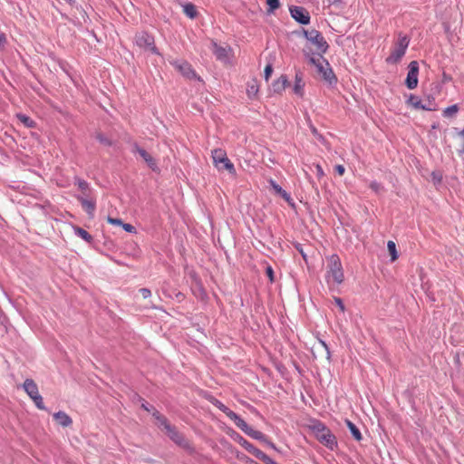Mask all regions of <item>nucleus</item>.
<instances>
[{
	"label": "nucleus",
	"mask_w": 464,
	"mask_h": 464,
	"mask_svg": "<svg viewBox=\"0 0 464 464\" xmlns=\"http://www.w3.org/2000/svg\"><path fill=\"white\" fill-rule=\"evenodd\" d=\"M305 57L309 63L314 64L316 68L317 73L321 76L329 86L334 87L336 85L338 80L334 74L329 62L321 53H309L304 50Z\"/></svg>",
	"instance_id": "nucleus-1"
},
{
	"label": "nucleus",
	"mask_w": 464,
	"mask_h": 464,
	"mask_svg": "<svg viewBox=\"0 0 464 464\" xmlns=\"http://www.w3.org/2000/svg\"><path fill=\"white\" fill-rule=\"evenodd\" d=\"M327 262V281L329 282L332 279L337 285L342 284L344 279V275L340 257L334 254L328 257Z\"/></svg>",
	"instance_id": "nucleus-2"
},
{
	"label": "nucleus",
	"mask_w": 464,
	"mask_h": 464,
	"mask_svg": "<svg viewBox=\"0 0 464 464\" xmlns=\"http://www.w3.org/2000/svg\"><path fill=\"white\" fill-rule=\"evenodd\" d=\"M410 39L406 35L399 34L398 42L395 44L394 49L391 54L386 58V63L389 64L398 63L404 56L406 50L409 46Z\"/></svg>",
	"instance_id": "nucleus-3"
},
{
	"label": "nucleus",
	"mask_w": 464,
	"mask_h": 464,
	"mask_svg": "<svg viewBox=\"0 0 464 464\" xmlns=\"http://www.w3.org/2000/svg\"><path fill=\"white\" fill-rule=\"evenodd\" d=\"M212 160L215 167L218 170H227L230 174L236 173L234 164L227 158L225 150L221 149H215L212 150Z\"/></svg>",
	"instance_id": "nucleus-4"
},
{
	"label": "nucleus",
	"mask_w": 464,
	"mask_h": 464,
	"mask_svg": "<svg viewBox=\"0 0 464 464\" xmlns=\"http://www.w3.org/2000/svg\"><path fill=\"white\" fill-rule=\"evenodd\" d=\"M303 34L305 37L307 41H309L311 44L316 46L318 50V53H325L329 48V44L325 41L324 37L322 35V34L315 30H305L303 29Z\"/></svg>",
	"instance_id": "nucleus-5"
},
{
	"label": "nucleus",
	"mask_w": 464,
	"mask_h": 464,
	"mask_svg": "<svg viewBox=\"0 0 464 464\" xmlns=\"http://www.w3.org/2000/svg\"><path fill=\"white\" fill-rule=\"evenodd\" d=\"M136 44L145 50H150L152 53L158 54V49L155 46V40L153 35L147 32L137 33L135 35Z\"/></svg>",
	"instance_id": "nucleus-6"
},
{
	"label": "nucleus",
	"mask_w": 464,
	"mask_h": 464,
	"mask_svg": "<svg viewBox=\"0 0 464 464\" xmlns=\"http://www.w3.org/2000/svg\"><path fill=\"white\" fill-rule=\"evenodd\" d=\"M407 102L411 105L413 108L423 111H435L436 104L434 102V99L428 98L427 101H421L418 96L414 94H410Z\"/></svg>",
	"instance_id": "nucleus-7"
},
{
	"label": "nucleus",
	"mask_w": 464,
	"mask_h": 464,
	"mask_svg": "<svg viewBox=\"0 0 464 464\" xmlns=\"http://www.w3.org/2000/svg\"><path fill=\"white\" fill-rule=\"evenodd\" d=\"M291 17L301 24H308L310 23V14L303 6L292 5L289 8Z\"/></svg>",
	"instance_id": "nucleus-8"
},
{
	"label": "nucleus",
	"mask_w": 464,
	"mask_h": 464,
	"mask_svg": "<svg viewBox=\"0 0 464 464\" xmlns=\"http://www.w3.org/2000/svg\"><path fill=\"white\" fill-rule=\"evenodd\" d=\"M405 84L408 89L413 90L418 85L419 63L417 61H411L409 63Z\"/></svg>",
	"instance_id": "nucleus-9"
},
{
	"label": "nucleus",
	"mask_w": 464,
	"mask_h": 464,
	"mask_svg": "<svg viewBox=\"0 0 464 464\" xmlns=\"http://www.w3.org/2000/svg\"><path fill=\"white\" fill-rule=\"evenodd\" d=\"M131 152L134 154H139L142 160L147 163L148 167L151 169L153 171H159L160 169L155 159L148 153L144 149L140 148L138 143H133L131 148Z\"/></svg>",
	"instance_id": "nucleus-10"
},
{
	"label": "nucleus",
	"mask_w": 464,
	"mask_h": 464,
	"mask_svg": "<svg viewBox=\"0 0 464 464\" xmlns=\"http://www.w3.org/2000/svg\"><path fill=\"white\" fill-rule=\"evenodd\" d=\"M171 64L177 69L184 77L191 80L197 78V73L192 66L186 61L175 60Z\"/></svg>",
	"instance_id": "nucleus-11"
},
{
	"label": "nucleus",
	"mask_w": 464,
	"mask_h": 464,
	"mask_svg": "<svg viewBox=\"0 0 464 464\" xmlns=\"http://www.w3.org/2000/svg\"><path fill=\"white\" fill-rule=\"evenodd\" d=\"M227 417L235 423L237 427H238L246 435H262L261 432L254 431L253 430H251L246 424V422L233 411H231V412H228Z\"/></svg>",
	"instance_id": "nucleus-12"
},
{
	"label": "nucleus",
	"mask_w": 464,
	"mask_h": 464,
	"mask_svg": "<svg viewBox=\"0 0 464 464\" xmlns=\"http://www.w3.org/2000/svg\"><path fill=\"white\" fill-rule=\"evenodd\" d=\"M305 427L314 435H332L331 430L319 420L312 419L307 421Z\"/></svg>",
	"instance_id": "nucleus-13"
},
{
	"label": "nucleus",
	"mask_w": 464,
	"mask_h": 464,
	"mask_svg": "<svg viewBox=\"0 0 464 464\" xmlns=\"http://www.w3.org/2000/svg\"><path fill=\"white\" fill-rule=\"evenodd\" d=\"M152 417L154 419L155 425L158 426L161 430H165L168 433H174V428L170 425L168 419L158 410L153 411Z\"/></svg>",
	"instance_id": "nucleus-14"
},
{
	"label": "nucleus",
	"mask_w": 464,
	"mask_h": 464,
	"mask_svg": "<svg viewBox=\"0 0 464 464\" xmlns=\"http://www.w3.org/2000/svg\"><path fill=\"white\" fill-rule=\"evenodd\" d=\"M75 198L81 203L82 208L88 216L93 218L96 210V198H87L82 196H75Z\"/></svg>",
	"instance_id": "nucleus-15"
},
{
	"label": "nucleus",
	"mask_w": 464,
	"mask_h": 464,
	"mask_svg": "<svg viewBox=\"0 0 464 464\" xmlns=\"http://www.w3.org/2000/svg\"><path fill=\"white\" fill-rule=\"evenodd\" d=\"M211 45V50L218 60L225 63L228 61V53L231 51L230 47L220 46L216 42H212Z\"/></svg>",
	"instance_id": "nucleus-16"
},
{
	"label": "nucleus",
	"mask_w": 464,
	"mask_h": 464,
	"mask_svg": "<svg viewBox=\"0 0 464 464\" xmlns=\"http://www.w3.org/2000/svg\"><path fill=\"white\" fill-rule=\"evenodd\" d=\"M53 419L56 424L62 427H68L72 423V418L63 411L53 413Z\"/></svg>",
	"instance_id": "nucleus-17"
},
{
	"label": "nucleus",
	"mask_w": 464,
	"mask_h": 464,
	"mask_svg": "<svg viewBox=\"0 0 464 464\" xmlns=\"http://www.w3.org/2000/svg\"><path fill=\"white\" fill-rule=\"evenodd\" d=\"M23 387L24 392L31 399L39 394L38 386L33 379H26L23 384Z\"/></svg>",
	"instance_id": "nucleus-18"
},
{
	"label": "nucleus",
	"mask_w": 464,
	"mask_h": 464,
	"mask_svg": "<svg viewBox=\"0 0 464 464\" xmlns=\"http://www.w3.org/2000/svg\"><path fill=\"white\" fill-rule=\"evenodd\" d=\"M304 82L303 80V73L296 72L295 76L294 92L300 97L304 94Z\"/></svg>",
	"instance_id": "nucleus-19"
},
{
	"label": "nucleus",
	"mask_w": 464,
	"mask_h": 464,
	"mask_svg": "<svg viewBox=\"0 0 464 464\" xmlns=\"http://www.w3.org/2000/svg\"><path fill=\"white\" fill-rule=\"evenodd\" d=\"M287 83V77L281 75L277 80L273 82L271 89L275 93H281L285 89Z\"/></svg>",
	"instance_id": "nucleus-20"
},
{
	"label": "nucleus",
	"mask_w": 464,
	"mask_h": 464,
	"mask_svg": "<svg viewBox=\"0 0 464 464\" xmlns=\"http://www.w3.org/2000/svg\"><path fill=\"white\" fill-rule=\"evenodd\" d=\"M270 187L275 190V192L282 197L286 202L290 203L292 201L291 196L288 192L282 188L274 179L269 180Z\"/></svg>",
	"instance_id": "nucleus-21"
},
{
	"label": "nucleus",
	"mask_w": 464,
	"mask_h": 464,
	"mask_svg": "<svg viewBox=\"0 0 464 464\" xmlns=\"http://www.w3.org/2000/svg\"><path fill=\"white\" fill-rule=\"evenodd\" d=\"M73 232L74 234L81 237L82 239H83L85 242L91 244L93 240V237L92 236L87 232L85 229L80 227H77V226H74L73 227Z\"/></svg>",
	"instance_id": "nucleus-22"
},
{
	"label": "nucleus",
	"mask_w": 464,
	"mask_h": 464,
	"mask_svg": "<svg viewBox=\"0 0 464 464\" xmlns=\"http://www.w3.org/2000/svg\"><path fill=\"white\" fill-rule=\"evenodd\" d=\"M238 439V441L240 444H242L249 452H252L255 456L258 457V458H261L263 456H265V454L256 449L253 445H251L249 442H247L243 437H237Z\"/></svg>",
	"instance_id": "nucleus-23"
},
{
	"label": "nucleus",
	"mask_w": 464,
	"mask_h": 464,
	"mask_svg": "<svg viewBox=\"0 0 464 464\" xmlns=\"http://www.w3.org/2000/svg\"><path fill=\"white\" fill-rule=\"evenodd\" d=\"M238 439V441L240 444H242L249 452H252L255 456L258 457V458H261L263 456H265V454L256 449L253 445H251L249 442H247L243 437H237Z\"/></svg>",
	"instance_id": "nucleus-24"
},
{
	"label": "nucleus",
	"mask_w": 464,
	"mask_h": 464,
	"mask_svg": "<svg viewBox=\"0 0 464 464\" xmlns=\"http://www.w3.org/2000/svg\"><path fill=\"white\" fill-rule=\"evenodd\" d=\"M182 9H183L184 14L191 19L196 18L198 15V11L196 9V6L192 3L183 4Z\"/></svg>",
	"instance_id": "nucleus-25"
},
{
	"label": "nucleus",
	"mask_w": 464,
	"mask_h": 464,
	"mask_svg": "<svg viewBox=\"0 0 464 464\" xmlns=\"http://www.w3.org/2000/svg\"><path fill=\"white\" fill-rule=\"evenodd\" d=\"M342 430H344L345 428H348L351 431L352 435H362L360 430L357 428V426L352 422L351 420L344 419L342 423H340Z\"/></svg>",
	"instance_id": "nucleus-26"
},
{
	"label": "nucleus",
	"mask_w": 464,
	"mask_h": 464,
	"mask_svg": "<svg viewBox=\"0 0 464 464\" xmlns=\"http://www.w3.org/2000/svg\"><path fill=\"white\" fill-rule=\"evenodd\" d=\"M321 444L334 450L337 446L336 437H317Z\"/></svg>",
	"instance_id": "nucleus-27"
},
{
	"label": "nucleus",
	"mask_w": 464,
	"mask_h": 464,
	"mask_svg": "<svg viewBox=\"0 0 464 464\" xmlns=\"http://www.w3.org/2000/svg\"><path fill=\"white\" fill-rule=\"evenodd\" d=\"M95 139L103 146L105 147H111L114 144V141L108 138L104 133L102 132H97L95 134Z\"/></svg>",
	"instance_id": "nucleus-28"
},
{
	"label": "nucleus",
	"mask_w": 464,
	"mask_h": 464,
	"mask_svg": "<svg viewBox=\"0 0 464 464\" xmlns=\"http://www.w3.org/2000/svg\"><path fill=\"white\" fill-rule=\"evenodd\" d=\"M74 184L78 186L82 193L88 192L89 188H91L90 184L79 177L74 178Z\"/></svg>",
	"instance_id": "nucleus-29"
},
{
	"label": "nucleus",
	"mask_w": 464,
	"mask_h": 464,
	"mask_svg": "<svg viewBox=\"0 0 464 464\" xmlns=\"http://www.w3.org/2000/svg\"><path fill=\"white\" fill-rule=\"evenodd\" d=\"M137 401L140 403V407L146 411L151 413V415L153 414V411H157L154 406L150 405L148 401H146L143 398H141L139 395L137 396Z\"/></svg>",
	"instance_id": "nucleus-30"
},
{
	"label": "nucleus",
	"mask_w": 464,
	"mask_h": 464,
	"mask_svg": "<svg viewBox=\"0 0 464 464\" xmlns=\"http://www.w3.org/2000/svg\"><path fill=\"white\" fill-rule=\"evenodd\" d=\"M388 251L391 255V260L393 262L398 258V253L396 249V245L393 241H388L387 243Z\"/></svg>",
	"instance_id": "nucleus-31"
},
{
	"label": "nucleus",
	"mask_w": 464,
	"mask_h": 464,
	"mask_svg": "<svg viewBox=\"0 0 464 464\" xmlns=\"http://www.w3.org/2000/svg\"><path fill=\"white\" fill-rule=\"evenodd\" d=\"M174 442L185 449L189 448V441L187 437H172Z\"/></svg>",
	"instance_id": "nucleus-32"
},
{
	"label": "nucleus",
	"mask_w": 464,
	"mask_h": 464,
	"mask_svg": "<svg viewBox=\"0 0 464 464\" xmlns=\"http://www.w3.org/2000/svg\"><path fill=\"white\" fill-rule=\"evenodd\" d=\"M459 111V106L457 104H453L451 106L447 107L443 111L444 117H451Z\"/></svg>",
	"instance_id": "nucleus-33"
},
{
	"label": "nucleus",
	"mask_w": 464,
	"mask_h": 464,
	"mask_svg": "<svg viewBox=\"0 0 464 464\" xmlns=\"http://www.w3.org/2000/svg\"><path fill=\"white\" fill-rule=\"evenodd\" d=\"M18 118L26 127L32 128L35 124L34 121L30 117H28L24 114H19Z\"/></svg>",
	"instance_id": "nucleus-34"
},
{
	"label": "nucleus",
	"mask_w": 464,
	"mask_h": 464,
	"mask_svg": "<svg viewBox=\"0 0 464 464\" xmlns=\"http://www.w3.org/2000/svg\"><path fill=\"white\" fill-rule=\"evenodd\" d=\"M213 404L222 412H224L227 416L228 415V412H231V410L228 407H227L224 403H222L220 401L217 399L213 401Z\"/></svg>",
	"instance_id": "nucleus-35"
},
{
	"label": "nucleus",
	"mask_w": 464,
	"mask_h": 464,
	"mask_svg": "<svg viewBox=\"0 0 464 464\" xmlns=\"http://www.w3.org/2000/svg\"><path fill=\"white\" fill-rule=\"evenodd\" d=\"M32 400L39 410H46L43 397L40 395V393L34 396Z\"/></svg>",
	"instance_id": "nucleus-36"
},
{
	"label": "nucleus",
	"mask_w": 464,
	"mask_h": 464,
	"mask_svg": "<svg viewBox=\"0 0 464 464\" xmlns=\"http://www.w3.org/2000/svg\"><path fill=\"white\" fill-rule=\"evenodd\" d=\"M266 4L268 5V13H273L280 6L279 0H266Z\"/></svg>",
	"instance_id": "nucleus-37"
},
{
	"label": "nucleus",
	"mask_w": 464,
	"mask_h": 464,
	"mask_svg": "<svg viewBox=\"0 0 464 464\" xmlns=\"http://www.w3.org/2000/svg\"><path fill=\"white\" fill-rule=\"evenodd\" d=\"M370 188L377 194L383 191V186L376 180H373L370 183Z\"/></svg>",
	"instance_id": "nucleus-38"
},
{
	"label": "nucleus",
	"mask_w": 464,
	"mask_h": 464,
	"mask_svg": "<svg viewBox=\"0 0 464 464\" xmlns=\"http://www.w3.org/2000/svg\"><path fill=\"white\" fill-rule=\"evenodd\" d=\"M272 72H273V66H272V64H267V65L266 66V68H265V72H264V73H265V79H266V81H268V79H269V77L271 76Z\"/></svg>",
	"instance_id": "nucleus-39"
},
{
	"label": "nucleus",
	"mask_w": 464,
	"mask_h": 464,
	"mask_svg": "<svg viewBox=\"0 0 464 464\" xmlns=\"http://www.w3.org/2000/svg\"><path fill=\"white\" fill-rule=\"evenodd\" d=\"M107 221L111 225L121 226L123 221L121 218H115L111 217L107 218Z\"/></svg>",
	"instance_id": "nucleus-40"
},
{
	"label": "nucleus",
	"mask_w": 464,
	"mask_h": 464,
	"mask_svg": "<svg viewBox=\"0 0 464 464\" xmlns=\"http://www.w3.org/2000/svg\"><path fill=\"white\" fill-rule=\"evenodd\" d=\"M121 227L129 233H134L136 231L135 227L131 224L122 223Z\"/></svg>",
	"instance_id": "nucleus-41"
},
{
	"label": "nucleus",
	"mask_w": 464,
	"mask_h": 464,
	"mask_svg": "<svg viewBox=\"0 0 464 464\" xmlns=\"http://www.w3.org/2000/svg\"><path fill=\"white\" fill-rule=\"evenodd\" d=\"M139 292L144 299L149 298L151 295V291L149 288H140Z\"/></svg>",
	"instance_id": "nucleus-42"
},
{
	"label": "nucleus",
	"mask_w": 464,
	"mask_h": 464,
	"mask_svg": "<svg viewBox=\"0 0 464 464\" xmlns=\"http://www.w3.org/2000/svg\"><path fill=\"white\" fill-rule=\"evenodd\" d=\"M334 302H335V304H337V306H339L340 310H341L342 312H344L345 307H344V304H343V300H342L340 297H335V298H334Z\"/></svg>",
	"instance_id": "nucleus-43"
},
{
	"label": "nucleus",
	"mask_w": 464,
	"mask_h": 464,
	"mask_svg": "<svg viewBox=\"0 0 464 464\" xmlns=\"http://www.w3.org/2000/svg\"><path fill=\"white\" fill-rule=\"evenodd\" d=\"M334 170L339 176H343L345 172V169L343 165H336Z\"/></svg>",
	"instance_id": "nucleus-44"
},
{
	"label": "nucleus",
	"mask_w": 464,
	"mask_h": 464,
	"mask_svg": "<svg viewBox=\"0 0 464 464\" xmlns=\"http://www.w3.org/2000/svg\"><path fill=\"white\" fill-rule=\"evenodd\" d=\"M295 249H296V250L301 254V256H303V258H304V260H306V254L304 252L303 247H302V245H301V244H299V243H297V244H295Z\"/></svg>",
	"instance_id": "nucleus-45"
},
{
	"label": "nucleus",
	"mask_w": 464,
	"mask_h": 464,
	"mask_svg": "<svg viewBox=\"0 0 464 464\" xmlns=\"http://www.w3.org/2000/svg\"><path fill=\"white\" fill-rule=\"evenodd\" d=\"M6 44L5 34L0 31V48H4Z\"/></svg>",
	"instance_id": "nucleus-46"
},
{
	"label": "nucleus",
	"mask_w": 464,
	"mask_h": 464,
	"mask_svg": "<svg viewBox=\"0 0 464 464\" xmlns=\"http://www.w3.org/2000/svg\"><path fill=\"white\" fill-rule=\"evenodd\" d=\"M266 275L269 277L270 281H274V271L271 266L266 267Z\"/></svg>",
	"instance_id": "nucleus-47"
},
{
	"label": "nucleus",
	"mask_w": 464,
	"mask_h": 464,
	"mask_svg": "<svg viewBox=\"0 0 464 464\" xmlns=\"http://www.w3.org/2000/svg\"><path fill=\"white\" fill-rule=\"evenodd\" d=\"M79 196H82V197H85L87 198H95L92 195V188H89V191L88 192H85V193H81Z\"/></svg>",
	"instance_id": "nucleus-48"
},
{
	"label": "nucleus",
	"mask_w": 464,
	"mask_h": 464,
	"mask_svg": "<svg viewBox=\"0 0 464 464\" xmlns=\"http://www.w3.org/2000/svg\"><path fill=\"white\" fill-rule=\"evenodd\" d=\"M451 80H452V78L450 74L443 72V74H442V82H450Z\"/></svg>",
	"instance_id": "nucleus-49"
},
{
	"label": "nucleus",
	"mask_w": 464,
	"mask_h": 464,
	"mask_svg": "<svg viewBox=\"0 0 464 464\" xmlns=\"http://www.w3.org/2000/svg\"><path fill=\"white\" fill-rule=\"evenodd\" d=\"M316 173L318 177H323L324 175L323 168L320 165H316Z\"/></svg>",
	"instance_id": "nucleus-50"
},
{
	"label": "nucleus",
	"mask_w": 464,
	"mask_h": 464,
	"mask_svg": "<svg viewBox=\"0 0 464 464\" xmlns=\"http://www.w3.org/2000/svg\"><path fill=\"white\" fill-rule=\"evenodd\" d=\"M72 7H78L77 0H64Z\"/></svg>",
	"instance_id": "nucleus-51"
},
{
	"label": "nucleus",
	"mask_w": 464,
	"mask_h": 464,
	"mask_svg": "<svg viewBox=\"0 0 464 464\" xmlns=\"http://www.w3.org/2000/svg\"><path fill=\"white\" fill-rule=\"evenodd\" d=\"M320 343H322V346H324V348L325 349V351L327 353V357L329 358L330 357V349H329L328 345L324 341H321Z\"/></svg>",
	"instance_id": "nucleus-52"
},
{
	"label": "nucleus",
	"mask_w": 464,
	"mask_h": 464,
	"mask_svg": "<svg viewBox=\"0 0 464 464\" xmlns=\"http://www.w3.org/2000/svg\"><path fill=\"white\" fill-rule=\"evenodd\" d=\"M247 92H248L249 95H251L252 93H256L257 92V89L254 85H252L247 90Z\"/></svg>",
	"instance_id": "nucleus-53"
},
{
	"label": "nucleus",
	"mask_w": 464,
	"mask_h": 464,
	"mask_svg": "<svg viewBox=\"0 0 464 464\" xmlns=\"http://www.w3.org/2000/svg\"><path fill=\"white\" fill-rule=\"evenodd\" d=\"M310 129L314 135H318V130L313 124H310Z\"/></svg>",
	"instance_id": "nucleus-54"
},
{
	"label": "nucleus",
	"mask_w": 464,
	"mask_h": 464,
	"mask_svg": "<svg viewBox=\"0 0 464 464\" xmlns=\"http://www.w3.org/2000/svg\"><path fill=\"white\" fill-rule=\"evenodd\" d=\"M328 2L331 4V5H334V4H338L341 2V0H328Z\"/></svg>",
	"instance_id": "nucleus-55"
},
{
	"label": "nucleus",
	"mask_w": 464,
	"mask_h": 464,
	"mask_svg": "<svg viewBox=\"0 0 464 464\" xmlns=\"http://www.w3.org/2000/svg\"><path fill=\"white\" fill-rule=\"evenodd\" d=\"M431 127H432V129H437L438 125L437 124H433Z\"/></svg>",
	"instance_id": "nucleus-56"
},
{
	"label": "nucleus",
	"mask_w": 464,
	"mask_h": 464,
	"mask_svg": "<svg viewBox=\"0 0 464 464\" xmlns=\"http://www.w3.org/2000/svg\"><path fill=\"white\" fill-rule=\"evenodd\" d=\"M355 438H356V440H361V439H362V437L358 436V437H355Z\"/></svg>",
	"instance_id": "nucleus-57"
}]
</instances>
